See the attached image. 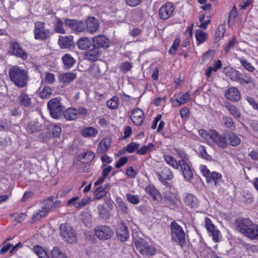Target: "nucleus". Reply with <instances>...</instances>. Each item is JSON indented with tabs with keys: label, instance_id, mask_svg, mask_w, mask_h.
<instances>
[{
	"label": "nucleus",
	"instance_id": "nucleus-1",
	"mask_svg": "<svg viewBox=\"0 0 258 258\" xmlns=\"http://www.w3.org/2000/svg\"><path fill=\"white\" fill-rule=\"evenodd\" d=\"M11 80L19 88L27 86L29 77L27 72L18 66L13 67L9 71Z\"/></svg>",
	"mask_w": 258,
	"mask_h": 258
},
{
	"label": "nucleus",
	"instance_id": "nucleus-11",
	"mask_svg": "<svg viewBox=\"0 0 258 258\" xmlns=\"http://www.w3.org/2000/svg\"><path fill=\"white\" fill-rule=\"evenodd\" d=\"M64 22L66 25L76 32H82L85 29V25L81 21L66 18L64 19Z\"/></svg>",
	"mask_w": 258,
	"mask_h": 258
},
{
	"label": "nucleus",
	"instance_id": "nucleus-28",
	"mask_svg": "<svg viewBox=\"0 0 258 258\" xmlns=\"http://www.w3.org/2000/svg\"><path fill=\"white\" fill-rule=\"evenodd\" d=\"M76 78V74L73 72L62 73L59 76L60 81L63 83H70Z\"/></svg>",
	"mask_w": 258,
	"mask_h": 258
},
{
	"label": "nucleus",
	"instance_id": "nucleus-8",
	"mask_svg": "<svg viewBox=\"0 0 258 258\" xmlns=\"http://www.w3.org/2000/svg\"><path fill=\"white\" fill-rule=\"evenodd\" d=\"M88 113V110L83 107L78 108L70 107L67 108L63 113V116L67 120L76 119L79 115H86Z\"/></svg>",
	"mask_w": 258,
	"mask_h": 258
},
{
	"label": "nucleus",
	"instance_id": "nucleus-36",
	"mask_svg": "<svg viewBox=\"0 0 258 258\" xmlns=\"http://www.w3.org/2000/svg\"><path fill=\"white\" fill-rule=\"evenodd\" d=\"M77 44L80 49L86 50L89 48L91 42L88 38L83 37L79 39Z\"/></svg>",
	"mask_w": 258,
	"mask_h": 258
},
{
	"label": "nucleus",
	"instance_id": "nucleus-20",
	"mask_svg": "<svg viewBox=\"0 0 258 258\" xmlns=\"http://www.w3.org/2000/svg\"><path fill=\"white\" fill-rule=\"evenodd\" d=\"M174 11L173 6L171 3H166L159 10V16L162 19L169 18Z\"/></svg>",
	"mask_w": 258,
	"mask_h": 258
},
{
	"label": "nucleus",
	"instance_id": "nucleus-60",
	"mask_svg": "<svg viewBox=\"0 0 258 258\" xmlns=\"http://www.w3.org/2000/svg\"><path fill=\"white\" fill-rule=\"evenodd\" d=\"M199 154L203 158L208 160L210 156L207 154L205 147L204 146H200L198 149Z\"/></svg>",
	"mask_w": 258,
	"mask_h": 258
},
{
	"label": "nucleus",
	"instance_id": "nucleus-12",
	"mask_svg": "<svg viewBox=\"0 0 258 258\" xmlns=\"http://www.w3.org/2000/svg\"><path fill=\"white\" fill-rule=\"evenodd\" d=\"M205 226L206 227L209 234L212 236L213 240L215 242H219L220 238V231L216 228L210 218H205Z\"/></svg>",
	"mask_w": 258,
	"mask_h": 258
},
{
	"label": "nucleus",
	"instance_id": "nucleus-2",
	"mask_svg": "<svg viewBox=\"0 0 258 258\" xmlns=\"http://www.w3.org/2000/svg\"><path fill=\"white\" fill-rule=\"evenodd\" d=\"M170 227L171 240L182 247L185 242V233L183 228L175 221L171 223Z\"/></svg>",
	"mask_w": 258,
	"mask_h": 258
},
{
	"label": "nucleus",
	"instance_id": "nucleus-9",
	"mask_svg": "<svg viewBox=\"0 0 258 258\" xmlns=\"http://www.w3.org/2000/svg\"><path fill=\"white\" fill-rule=\"evenodd\" d=\"M252 224L253 222L248 218H240L235 220L236 230L245 236L252 226Z\"/></svg>",
	"mask_w": 258,
	"mask_h": 258
},
{
	"label": "nucleus",
	"instance_id": "nucleus-23",
	"mask_svg": "<svg viewBox=\"0 0 258 258\" xmlns=\"http://www.w3.org/2000/svg\"><path fill=\"white\" fill-rule=\"evenodd\" d=\"M74 37L71 35L60 36L58 39V44L61 48H70L74 44Z\"/></svg>",
	"mask_w": 258,
	"mask_h": 258
},
{
	"label": "nucleus",
	"instance_id": "nucleus-16",
	"mask_svg": "<svg viewBox=\"0 0 258 258\" xmlns=\"http://www.w3.org/2000/svg\"><path fill=\"white\" fill-rule=\"evenodd\" d=\"M117 238L121 241H125L129 237V233L127 226L123 222H121L116 229Z\"/></svg>",
	"mask_w": 258,
	"mask_h": 258
},
{
	"label": "nucleus",
	"instance_id": "nucleus-45",
	"mask_svg": "<svg viewBox=\"0 0 258 258\" xmlns=\"http://www.w3.org/2000/svg\"><path fill=\"white\" fill-rule=\"evenodd\" d=\"M107 106L111 109H115L119 106L118 98L117 96H113L106 103Z\"/></svg>",
	"mask_w": 258,
	"mask_h": 258
},
{
	"label": "nucleus",
	"instance_id": "nucleus-31",
	"mask_svg": "<svg viewBox=\"0 0 258 258\" xmlns=\"http://www.w3.org/2000/svg\"><path fill=\"white\" fill-rule=\"evenodd\" d=\"M246 237L252 240L258 239V224L253 223Z\"/></svg>",
	"mask_w": 258,
	"mask_h": 258
},
{
	"label": "nucleus",
	"instance_id": "nucleus-50",
	"mask_svg": "<svg viewBox=\"0 0 258 258\" xmlns=\"http://www.w3.org/2000/svg\"><path fill=\"white\" fill-rule=\"evenodd\" d=\"M140 144L133 142L128 144L125 148V150L128 153H132L139 150Z\"/></svg>",
	"mask_w": 258,
	"mask_h": 258
},
{
	"label": "nucleus",
	"instance_id": "nucleus-33",
	"mask_svg": "<svg viewBox=\"0 0 258 258\" xmlns=\"http://www.w3.org/2000/svg\"><path fill=\"white\" fill-rule=\"evenodd\" d=\"M100 55V52L96 47L89 50L87 54V58L91 61H94L97 60Z\"/></svg>",
	"mask_w": 258,
	"mask_h": 258
},
{
	"label": "nucleus",
	"instance_id": "nucleus-25",
	"mask_svg": "<svg viewBox=\"0 0 258 258\" xmlns=\"http://www.w3.org/2000/svg\"><path fill=\"white\" fill-rule=\"evenodd\" d=\"M49 212H50L49 210V207H47L46 204H44V205L41 208V210L33 214L31 217L32 221L33 222H35L40 220L41 219L45 217Z\"/></svg>",
	"mask_w": 258,
	"mask_h": 258
},
{
	"label": "nucleus",
	"instance_id": "nucleus-21",
	"mask_svg": "<svg viewBox=\"0 0 258 258\" xmlns=\"http://www.w3.org/2000/svg\"><path fill=\"white\" fill-rule=\"evenodd\" d=\"M159 179L163 182L167 180H170L173 177V174L171 170L165 166L161 167V170L159 172H156Z\"/></svg>",
	"mask_w": 258,
	"mask_h": 258
},
{
	"label": "nucleus",
	"instance_id": "nucleus-14",
	"mask_svg": "<svg viewBox=\"0 0 258 258\" xmlns=\"http://www.w3.org/2000/svg\"><path fill=\"white\" fill-rule=\"evenodd\" d=\"M9 52L11 54L17 55L23 59H25L27 57V53L21 49L19 44L15 41H12L10 43Z\"/></svg>",
	"mask_w": 258,
	"mask_h": 258
},
{
	"label": "nucleus",
	"instance_id": "nucleus-29",
	"mask_svg": "<svg viewBox=\"0 0 258 258\" xmlns=\"http://www.w3.org/2000/svg\"><path fill=\"white\" fill-rule=\"evenodd\" d=\"M214 182V184L217 185L222 181V175L217 172L213 171L211 172L208 177L207 178V181L210 182Z\"/></svg>",
	"mask_w": 258,
	"mask_h": 258
},
{
	"label": "nucleus",
	"instance_id": "nucleus-26",
	"mask_svg": "<svg viewBox=\"0 0 258 258\" xmlns=\"http://www.w3.org/2000/svg\"><path fill=\"white\" fill-rule=\"evenodd\" d=\"M42 129V124L39 123L38 120L30 121L26 127L27 131L29 133H34Z\"/></svg>",
	"mask_w": 258,
	"mask_h": 258
},
{
	"label": "nucleus",
	"instance_id": "nucleus-40",
	"mask_svg": "<svg viewBox=\"0 0 258 258\" xmlns=\"http://www.w3.org/2000/svg\"><path fill=\"white\" fill-rule=\"evenodd\" d=\"M235 81L240 83L242 86L247 88H251L253 87V83L251 79L248 77L243 78L239 76L238 79Z\"/></svg>",
	"mask_w": 258,
	"mask_h": 258
},
{
	"label": "nucleus",
	"instance_id": "nucleus-13",
	"mask_svg": "<svg viewBox=\"0 0 258 258\" xmlns=\"http://www.w3.org/2000/svg\"><path fill=\"white\" fill-rule=\"evenodd\" d=\"M110 40L104 35H99L92 39V45L94 47L98 48H108L110 46Z\"/></svg>",
	"mask_w": 258,
	"mask_h": 258
},
{
	"label": "nucleus",
	"instance_id": "nucleus-19",
	"mask_svg": "<svg viewBox=\"0 0 258 258\" xmlns=\"http://www.w3.org/2000/svg\"><path fill=\"white\" fill-rule=\"evenodd\" d=\"M86 30L91 34H94L99 27L98 20L94 17H90L86 21Z\"/></svg>",
	"mask_w": 258,
	"mask_h": 258
},
{
	"label": "nucleus",
	"instance_id": "nucleus-18",
	"mask_svg": "<svg viewBox=\"0 0 258 258\" xmlns=\"http://www.w3.org/2000/svg\"><path fill=\"white\" fill-rule=\"evenodd\" d=\"M179 164L182 170L184 178L186 181L191 180L193 178L194 175L190 167L183 160H179Z\"/></svg>",
	"mask_w": 258,
	"mask_h": 258
},
{
	"label": "nucleus",
	"instance_id": "nucleus-62",
	"mask_svg": "<svg viewBox=\"0 0 258 258\" xmlns=\"http://www.w3.org/2000/svg\"><path fill=\"white\" fill-rule=\"evenodd\" d=\"M61 132V127L57 125L54 124L51 125V132L54 137H58Z\"/></svg>",
	"mask_w": 258,
	"mask_h": 258
},
{
	"label": "nucleus",
	"instance_id": "nucleus-59",
	"mask_svg": "<svg viewBox=\"0 0 258 258\" xmlns=\"http://www.w3.org/2000/svg\"><path fill=\"white\" fill-rule=\"evenodd\" d=\"M196 38L199 42H204L206 38V33L201 30H197L196 32Z\"/></svg>",
	"mask_w": 258,
	"mask_h": 258
},
{
	"label": "nucleus",
	"instance_id": "nucleus-39",
	"mask_svg": "<svg viewBox=\"0 0 258 258\" xmlns=\"http://www.w3.org/2000/svg\"><path fill=\"white\" fill-rule=\"evenodd\" d=\"M230 145L232 146H237L239 145L241 142L240 138L233 133H229L227 135Z\"/></svg>",
	"mask_w": 258,
	"mask_h": 258
},
{
	"label": "nucleus",
	"instance_id": "nucleus-10",
	"mask_svg": "<svg viewBox=\"0 0 258 258\" xmlns=\"http://www.w3.org/2000/svg\"><path fill=\"white\" fill-rule=\"evenodd\" d=\"M95 235L100 240L110 239L113 235V231L109 227L105 225L98 226L94 229Z\"/></svg>",
	"mask_w": 258,
	"mask_h": 258
},
{
	"label": "nucleus",
	"instance_id": "nucleus-52",
	"mask_svg": "<svg viewBox=\"0 0 258 258\" xmlns=\"http://www.w3.org/2000/svg\"><path fill=\"white\" fill-rule=\"evenodd\" d=\"M106 192L105 190V188L102 186L97 187L94 191L95 198L96 199H100L102 197H105Z\"/></svg>",
	"mask_w": 258,
	"mask_h": 258
},
{
	"label": "nucleus",
	"instance_id": "nucleus-27",
	"mask_svg": "<svg viewBox=\"0 0 258 258\" xmlns=\"http://www.w3.org/2000/svg\"><path fill=\"white\" fill-rule=\"evenodd\" d=\"M190 99V95L186 92L184 94H179L177 97L173 101L174 106H179L186 103Z\"/></svg>",
	"mask_w": 258,
	"mask_h": 258
},
{
	"label": "nucleus",
	"instance_id": "nucleus-41",
	"mask_svg": "<svg viewBox=\"0 0 258 258\" xmlns=\"http://www.w3.org/2000/svg\"><path fill=\"white\" fill-rule=\"evenodd\" d=\"M33 250L39 258H49L43 248L39 245H34Z\"/></svg>",
	"mask_w": 258,
	"mask_h": 258
},
{
	"label": "nucleus",
	"instance_id": "nucleus-17",
	"mask_svg": "<svg viewBox=\"0 0 258 258\" xmlns=\"http://www.w3.org/2000/svg\"><path fill=\"white\" fill-rule=\"evenodd\" d=\"M144 112L139 108L134 109L131 115V119L132 122L136 125H141L144 120Z\"/></svg>",
	"mask_w": 258,
	"mask_h": 258
},
{
	"label": "nucleus",
	"instance_id": "nucleus-64",
	"mask_svg": "<svg viewBox=\"0 0 258 258\" xmlns=\"http://www.w3.org/2000/svg\"><path fill=\"white\" fill-rule=\"evenodd\" d=\"M79 199V197H74L72 198L69 200L67 203V205L68 206H74L76 208L78 209V200Z\"/></svg>",
	"mask_w": 258,
	"mask_h": 258
},
{
	"label": "nucleus",
	"instance_id": "nucleus-22",
	"mask_svg": "<svg viewBox=\"0 0 258 258\" xmlns=\"http://www.w3.org/2000/svg\"><path fill=\"white\" fill-rule=\"evenodd\" d=\"M225 97L232 101H237L240 98L239 91L235 87H230L225 93Z\"/></svg>",
	"mask_w": 258,
	"mask_h": 258
},
{
	"label": "nucleus",
	"instance_id": "nucleus-47",
	"mask_svg": "<svg viewBox=\"0 0 258 258\" xmlns=\"http://www.w3.org/2000/svg\"><path fill=\"white\" fill-rule=\"evenodd\" d=\"M116 202L118 204L120 210L124 213H127L128 211V208L127 204L120 198L117 197L116 199Z\"/></svg>",
	"mask_w": 258,
	"mask_h": 258
},
{
	"label": "nucleus",
	"instance_id": "nucleus-46",
	"mask_svg": "<svg viewBox=\"0 0 258 258\" xmlns=\"http://www.w3.org/2000/svg\"><path fill=\"white\" fill-rule=\"evenodd\" d=\"M237 16V12L235 6H234L229 14L228 24L229 26L232 25L234 24Z\"/></svg>",
	"mask_w": 258,
	"mask_h": 258
},
{
	"label": "nucleus",
	"instance_id": "nucleus-34",
	"mask_svg": "<svg viewBox=\"0 0 258 258\" xmlns=\"http://www.w3.org/2000/svg\"><path fill=\"white\" fill-rule=\"evenodd\" d=\"M145 190L154 200H158L160 196L159 192L152 185H147L145 188Z\"/></svg>",
	"mask_w": 258,
	"mask_h": 258
},
{
	"label": "nucleus",
	"instance_id": "nucleus-5",
	"mask_svg": "<svg viewBox=\"0 0 258 258\" xmlns=\"http://www.w3.org/2000/svg\"><path fill=\"white\" fill-rule=\"evenodd\" d=\"M45 25L43 22L37 21L35 23L33 32L35 39L45 40L52 35L50 30L45 27Z\"/></svg>",
	"mask_w": 258,
	"mask_h": 258
},
{
	"label": "nucleus",
	"instance_id": "nucleus-30",
	"mask_svg": "<svg viewBox=\"0 0 258 258\" xmlns=\"http://www.w3.org/2000/svg\"><path fill=\"white\" fill-rule=\"evenodd\" d=\"M98 133L97 130L94 127H87L81 131V135L85 138L94 137Z\"/></svg>",
	"mask_w": 258,
	"mask_h": 258
},
{
	"label": "nucleus",
	"instance_id": "nucleus-56",
	"mask_svg": "<svg viewBox=\"0 0 258 258\" xmlns=\"http://www.w3.org/2000/svg\"><path fill=\"white\" fill-rule=\"evenodd\" d=\"M95 157V154L91 151H87L83 155V162L89 163L91 162Z\"/></svg>",
	"mask_w": 258,
	"mask_h": 258
},
{
	"label": "nucleus",
	"instance_id": "nucleus-44",
	"mask_svg": "<svg viewBox=\"0 0 258 258\" xmlns=\"http://www.w3.org/2000/svg\"><path fill=\"white\" fill-rule=\"evenodd\" d=\"M54 30L57 33L65 34L66 31L63 27V23L61 19L57 18L54 25Z\"/></svg>",
	"mask_w": 258,
	"mask_h": 258
},
{
	"label": "nucleus",
	"instance_id": "nucleus-37",
	"mask_svg": "<svg viewBox=\"0 0 258 258\" xmlns=\"http://www.w3.org/2000/svg\"><path fill=\"white\" fill-rule=\"evenodd\" d=\"M155 145L153 143H149L147 145L143 146L137 151V154L140 155H144L152 151Z\"/></svg>",
	"mask_w": 258,
	"mask_h": 258
},
{
	"label": "nucleus",
	"instance_id": "nucleus-49",
	"mask_svg": "<svg viewBox=\"0 0 258 258\" xmlns=\"http://www.w3.org/2000/svg\"><path fill=\"white\" fill-rule=\"evenodd\" d=\"M52 258H68L61 250L57 247H54L51 251Z\"/></svg>",
	"mask_w": 258,
	"mask_h": 258
},
{
	"label": "nucleus",
	"instance_id": "nucleus-57",
	"mask_svg": "<svg viewBox=\"0 0 258 258\" xmlns=\"http://www.w3.org/2000/svg\"><path fill=\"white\" fill-rule=\"evenodd\" d=\"M64 64H74L75 63L74 58L69 54H66L62 57Z\"/></svg>",
	"mask_w": 258,
	"mask_h": 258
},
{
	"label": "nucleus",
	"instance_id": "nucleus-43",
	"mask_svg": "<svg viewBox=\"0 0 258 258\" xmlns=\"http://www.w3.org/2000/svg\"><path fill=\"white\" fill-rule=\"evenodd\" d=\"M98 210L100 218L103 219H108L109 218V211L104 205H99L98 206Z\"/></svg>",
	"mask_w": 258,
	"mask_h": 258
},
{
	"label": "nucleus",
	"instance_id": "nucleus-58",
	"mask_svg": "<svg viewBox=\"0 0 258 258\" xmlns=\"http://www.w3.org/2000/svg\"><path fill=\"white\" fill-rule=\"evenodd\" d=\"M180 41V40L179 38L175 39L172 45L169 49L168 52L170 54L174 55L175 53L176 50L179 45Z\"/></svg>",
	"mask_w": 258,
	"mask_h": 258
},
{
	"label": "nucleus",
	"instance_id": "nucleus-54",
	"mask_svg": "<svg viewBox=\"0 0 258 258\" xmlns=\"http://www.w3.org/2000/svg\"><path fill=\"white\" fill-rule=\"evenodd\" d=\"M51 93V89L49 87L45 86L40 92L39 95L42 98H48L50 96Z\"/></svg>",
	"mask_w": 258,
	"mask_h": 258
},
{
	"label": "nucleus",
	"instance_id": "nucleus-7",
	"mask_svg": "<svg viewBox=\"0 0 258 258\" xmlns=\"http://www.w3.org/2000/svg\"><path fill=\"white\" fill-rule=\"evenodd\" d=\"M208 143L210 145L215 144L223 149L227 146L225 137L214 130H210V140Z\"/></svg>",
	"mask_w": 258,
	"mask_h": 258
},
{
	"label": "nucleus",
	"instance_id": "nucleus-38",
	"mask_svg": "<svg viewBox=\"0 0 258 258\" xmlns=\"http://www.w3.org/2000/svg\"><path fill=\"white\" fill-rule=\"evenodd\" d=\"M163 158L166 162L174 168L178 169L179 168L180 166L179 162H177L176 159L172 156L165 154L163 155Z\"/></svg>",
	"mask_w": 258,
	"mask_h": 258
},
{
	"label": "nucleus",
	"instance_id": "nucleus-4",
	"mask_svg": "<svg viewBox=\"0 0 258 258\" xmlns=\"http://www.w3.org/2000/svg\"><path fill=\"white\" fill-rule=\"evenodd\" d=\"M60 235L68 243L73 244L77 241L75 230L69 224H61L59 227Z\"/></svg>",
	"mask_w": 258,
	"mask_h": 258
},
{
	"label": "nucleus",
	"instance_id": "nucleus-55",
	"mask_svg": "<svg viewBox=\"0 0 258 258\" xmlns=\"http://www.w3.org/2000/svg\"><path fill=\"white\" fill-rule=\"evenodd\" d=\"M215 51L213 50L208 51L206 52L203 57L204 63H211V60L213 58Z\"/></svg>",
	"mask_w": 258,
	"mask_h": 258
},
{
	"label": "nucleus",
	"instance_id": "nucleus-48",
	"mask_svg": "<svg viewBox=\"0 0 258 258\" xmlns=\"http://www.w3.org/2000/svg\"><path fill=\"white\" fill-rule=\"evenodd\" d=\"M226 32V26L224 24H220L218 26V29L216 32V38L218 40H219L223 37L225 33Z\"/></svg>",
	"mask_w": 258,
	"mask_h": 258
},
{
	"label": "nucleus",
	"instance_id": "nucleus-51",
	"mask_svg": "<svg viewBox=\"0 0 258 258\" xmlns=\"http://www.w3.org/2000/svg\"><path fill=\"white\" fill-rule=\"evenodd\" d=\"M126 200L134 204V205H138L140 202V200L139 197L137 195H134L131 194H126L125 195Z\"/></svg>",
	"mask_w": 258,
	"mask_h": 258
},
{
	"label": "nucleus",
	"instance_id": "nucleus-61",
	"mask_svg": "<svg viewBox=\"0 0 258 258\" xmlns=\"http://www.w3.org/2000/svg\"><path fill=\"white\" fill-rule=\"evenodd\" d=\"M236 43H237V42L235 37L229 40L227 45L224 48L225 52L228 53L230 49L234 47Z\"/></svg>",
	"mask_w": 258,
	"mask_h": 258
},
{
	"label": "nucleus",
	"instance_id": "nucleus-15",
	"mask_svg": "<svg viewBox=\"0 0 258 258\" xmlns=\"http://www.w3.org/2000/svg\"><path fill=\"white\" fill-rule=\"evenodd\" d=\"M184 204L192 209H197L199 207L200 202L198 198L193 194L185 193L183 197Z\"/></svg>",
	"mask_w": 258,
	"mask_h": 258
},
{
	"label": "nucleus",
	"instance_id": "nucleus-32",
	"mask_svg": "<svg viewBox=\"0 0 258 258\" xmlns=\"http://www.w3.org/2000/svg\"><path fill=\"white\" fill-rule=\"evenodd\" d=\"M164 199L170 207L176 205L178 201L176 195L171 192L166 193Z\"/></svg>",
	"mask_w": 258,
	"mask_h": 258
},
{
	"label": "nucleus",
	"instance_id": "nucleus-24",
	"mask_svg": "<svg viewBox=\"0 0 258 258\" xmlns=\"http://www.w3.org/2000/svg\"><path fill=\"white\" fill-rule=\"evenodd\" d=\"M111 144V139L109 137L103 138L99 143L97 149V154H102L107 151Z\"/></svg>",
	"mask_w": 258,
	"mask_h": 258
},
{
	"label": "nucleus",
	"instance_id": "nucleus-53",
	"mask_svg": "<svg viewBox=\"0 0 258 258\" xmlns=\"http://www.w3.org/2000/svg\"><path fill=\"white\" fill-rule=\"evenodd\" d=\"M223 121L225 125L230 130H234L235 128V125L231 117L224 116Z\"/></svg>",
	"mask_w": 258,
	"mask_h": 258
},
{
	"label": "nucleus",
	"instance_id": "nucleus-3",
	"mask_svg": "<svg viewBox=\"0 0 258 258\" xmlns=\"http://www.w3.org/2000/svg\"><path fill=\"white\" fill-rule=\"evenodd\" d=\"M135 245L137 250L145 257H151L154 256L156 249L153 246L149 244L145 240L140 239L135 241Z\"/></svg>",
	"mask_w": 258,
	"mask_h": 258
},
{
	"label": "nucleus",
	"instance_id": "nucleus-63",
	"mask_svg": "<svg viewBox=\"0 0 258 258\" xmlns=\"http://www.w3.org/2000/svg\"><path fill=\"white\" fill-rule=\"evenodd\" d=\"M221 67L222 66H214L213 67H209L205 72L206 76L208 77H211L213 72H217Z\"/></svg>",
	"mask_w": 258,
	"mask_h": 258
},
{
	"label": "nucleus",
	"instance_id": "nucleus-42",
	"mask_svg": "<svg viewBox=\"0 0 258 258\" xmlns=\"http://www.w3.org/2000/svg\"><path fill=\"white\" fill-rule=\"evenodd\" d=\"M225 107L234 117L238 118L240 116V112L237 107L230 103L226 104Z\"/></svg>",
	"mask_w": 258,
	"mask_h": 258
},
{
	"label": "nucleus",
	"instance_id": "nucleus-6",
	"mask_svg": "<svg viewBox=\"0 0 258 258\" xmlns=\"http://www.w3.org/2000/svg\"><path fill=\"white\" fill-rule=\"evenodd\" d=\"M60 99L55 97L51 99L47 103V107L51 116L55 119L58 118L61 114L62 106L60 104Z\"/></svg>",
	"mask_w": 258,
	"mask_h": 258
},
{
	"label": "nucleus",
	"instance_id": "nucleus-35",
	"mask_svg": "<svg viewBox=\"0 0 258 258\" xmlns=\"http://www.w3.org/2000/svg\"><path fill=\"white\" fill-rule=\"evenodd\" d=\"M19 100L21 105L25 107H28L31 106L32 101L31 98L25 93L21 92Z\"/></svg>",
	"mask_w": 258,
	"mask_h": 258
}]
</instances>
